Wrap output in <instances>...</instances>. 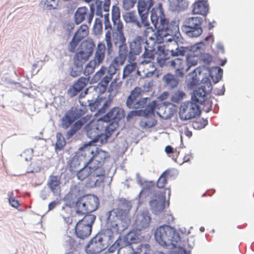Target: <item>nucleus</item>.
<instances>
[{"label":"nucleus","instance_id":"35","mask_svg":"<svg viewBox=\"0 0 254 254\" xmlns=\"http://www.w3.org/2000/svg\"><path fill=\"white\" fill-rule=\"evenodd\" d=\"M109 14L105 15V27L106 29H109L105 34V41L106 42L108 51L110 52L112 49V33L111 32V26L109 24Z\"/></svg>","mask_w":254,"mask_h":254},{"label":"nucleus","instance_id":"29","mask_svg":"<svg viewBox=\"0 0 254 254\" xmlns=\"http://www.w3.org/2000/svg\"><path fill=\"white\" fill-rule=\"evenodd\" d=\"M106 56V47L104 44L99 43L96 49L93 59L91 60L99 66L103 63Z\"/></svg>","mask_w":254,"mask_h":254},{"label":"nucleus","instance_id":"16","mask_svg":"<svg viewBox=\"0 0 254 254\" xmlns=\"http://www.w3.org/2000/svg\"><path fill=\"white\" fill-rule=\"evenodd\" d=\"M205 48L203 42H199L189 48L190 53L186 58V71H188L192 66H195L199 60V56L202 54Z\"/></svg>","mask_w":254,"mask_h":254},{"label":"nucleus","instance_id":"57","mask_svg":"<svg viewBox=\"0 0 254 254\" xmlns=\"http://www.w3.org/2000/svg\"><path fill=\"white\" fill-rule=\"evenodd\" d=\"M91 117L86 116L77 121L72 126L75 129L78 131L87 121L90 120Z\"/></svg>","mask_w":254,"mask_h":254},{"label":"nucleus","instance_id":"21","mask_svg":"<svg viewBox=\"0 0 254 254\" xmlns=\"http://www.w3.org/2000/svg\"><path fill=\"white\" fill-rule=\"evenodd\" d=\"M88 106L91 111H94L98 109L99 114H103L110 107L111 104V100L105 98L98 97L94 102H91L88 100Z\"/></svg>","mask_w":254,"mask_h":254},{"label":"nucleus","instance_id":"52","mask_svg":"<svg viewBox=\"0 0 254 254\" xmlns=\"http://www.w3.org/2000/svg\"><path fill=\"white\" fill-rule=\"evenodd\" d=\"M91 56V55L88 53V52L81 49V50L76 54L75 59L82 63L87 60Z\"/></svg>","mask_w":254,"mask_h":254},{"label":"nucleus","instance_id":"33","mask_svg":"<svg viewBox=\"0 0 254 254\" xmlns=\"http://www.w3.org/2000/svg\"><path fill=\"white\" fill-rule=\"evenodd\" d=\"M162 80L165 86L170 89H173L177 87L179 82V80L175 75L170 73L164 75Z\"/></svg>","mask_w":254,"mask_h":254},{"label":"nucleus","instance_id":"34","mask_svg":"<svg viewBox=\"0 0 254 254\" xmlns=\"http://www.w3.org/2000/svg\"><path fill=\"white\" fill-rule=\"evenodd\" d=\"M137 182L142 187V190L139 193V196L148 195L149 193L153 190L154 188V183L151 181H144L142 182L140 178H138Z\"/></svg>","mask_w":254,"mask_h":254},{"label":"nucleus","instance_id":"24","mask_svg":"<svg viewBox=\"0 0 254 254\" xmlns=\"http://www.w3.org/2000/svg\"><path fill=\"white\" fill-rule=\"evenodd\" d=\"M120 43L121 44L119 46L118 56L115 58L112 62L114 64L118 66L123 65L127 58L129 62L130 54L126 42H121L120 41Z\"/></svg>","mask_w":254,"mask_h":254},{"label":"nucleus","instance_id":"32","mask_svg":"<svg viewBox=\"0 0 254 254\" xmlns=\"http://www.w3.org/2000/svg\"><path fill=\"white\" fill-rule=\"evenodd\" d=\"M114 25L116 26L117 29L118 31V33H116L117 38L114 37L113 39V42L115 45H116L118 43V40H119L121 42H125L126 41V39L124 36V35L123 32V25L122 22L120 20V19H118L117 20L113 21ZM113 37H115V34H113Z\"/></svg>","mask_w":254,"mask_h":254},{"label":"nucleus","instance_id":"63","mask_svg":"<svg viewBox=\"0 0 254 254\" xmlns=\"http://www.w3.org/2000/svg\"><path fill=\"white\" fill-rule=\"evenodd\" d=\"M123 7L126 10L132 8L136 2V0H123Z\"/></svg>","mask_w":254,"mask_h":254},{"label":"nucleus","instance_id":"7","mask_svg":"<svg viewBox=\"0 0 254 254\" xmlns=\"http://www.w3.org/2000/svg\"><path fill=\"white\" fill-rule=\"evenodd\" d=\"M150 18L152 23L157 29L154 35L158 34L159 36H164L166 33L165 30L170 27V23H169L166 19L162 4L160 3L158 4L157 7L152 9L151 11Z\"/></svg>","mask_w":254,"mask_h":254},{"label":"nucleus","instance_id":"54","mask_svg":"<svg viewBox=\"0 0 254 254\" xmlns=\"http://www.w3.org/2000/svg\"><path fill=\"white\" fill-rule=\"evenodd\" d=\"M169 174V171H165L158 180L157 186L159 188H163L166 183L167 179Z\"/></svg>","mask_w":254,"mask_h":254},{"label":"nucleus","instance_id":"12","mask_svg":"<svg viewBox=\"0 0 254 254\" xmlns=\"http://www.w3.org/2000/svg\"><path fill=\"white\" fill-rule=\"evenodd\" d=\"M96 216L93 214L86 215L82 219L79 220L75 226V233L77 237L84 239L90 235L92 225Z\"/></svg>","mask_w":254,"mask_h":254},{"label":"nucleus","instance_id":"28","mask_svg":"<svg viewBox=\"0 0 254 254\" xmlns=\"http://www.w3.org/2000/svg\"><path fill=\"white\" fill-rule=\"evenodd\" d=\"M125 116L124 110L119 107L112 109L105 116L101 118L104 121H111L112 120H120Z\"/></svg>","mask_w":254,"mask_h":254},{"label":"nucleus","instance_id":"37","mask_svg":"<svg viewBox=\"0 0 254 254\" xmlns=\"http://www.w3.org/2000/svg\"><path fill=\"white\" fill-rule=\"evenodd\" d=\"M91 166H90L89 163L87 162L86 165L81 169H80L77 173V178L80 180H83L87 179L86 183L90 180V176L91 175Z\"/></svg>","mask_w":254,"mask_h":254},{"label":"nucleus","instance_id":"60","mask_svg":"<svg viewBox=\"0 0 254 254\" xmlns=\"http://www.w3.org/2000/svg\"><path fill=\"white\" fill-rule=\"evenodd\" d=\"M32 155L33 150L32 149H27L20 154V156L24 158L26 161L30 160Z\"/></svg>","mask_w":254,"mask_h":254},{"label":"nucleus","instance_id":"58","mask_svg":"<svg viewBox=\"0 0 254 254\" xmlns=\"http://www.w3.org/2000/svg\"><path fill=\"white\" fill-rule=\"evenodd\" d=\"M102 30V24L101 20L99 19H96L94 27L93 32L95 35H98L101 33Z\"/></svg>","mask_w":254,"mask_h":254},{"label":"nucleus","instance_id":"15","mask_svg":"<svg viewBox=\"0 0 254 254\" xmlns=\"http://www.w3.org/2000/svg\"><path fill=\"white\" fill-rule=\"evenodd\" d=\"M167 193L168 199L170 195V190L168 189L165 190V192H158L155 193L151 197L149 201V207L152 212L155 214H159L161 213L165 207L166 196Z\"/></svg>","mask_w":254,"mask_h":254},{"label":"nucleus","instance_id":"4","mask_svg":"<svg viewBox=\"0 0 254 254\" xmlns=\"http://www.w3.org/2000/svg\"><path fill=\"white\" fill-rule=\"evenodd\" d=\"M113 242L112 231L105 230L95 236L86 246L88 254H97L108 248Z\"/></svg>","mask_w":254,"mask_h":254},{"label":"nucleus","instance_id":"1","mask_svg":"<svg viewBox=\"0 0 254 254\" xmlns=\"http://www.w3.org/2000/svg\"><path fill=\"white\" fill-rule=\"evenodd\" d=\"M165 31L166 33L164 36H159L155 34L154 38L156 42L164 44L165 50L170 52L172 56H184L189 51V47L181 46L179 43L182 37L177 21H171L170 27Z\"/></svg>","mask_w":254,"mask_h":254},{"label":"nucleus","instance_id":"46","mask_svg":"<svg viewBox=\"0 0 254 254\" xmlns=\"http://www.w3.org/2000/svg\"><path fill=\"white\" fill-rule=\"evenodd\" d=\"M82 107H76L74 108H72L70 111H69V112L73 116H74V118L76 119V118H80L82 115L85 114L86 109L85 106L86 105H83V104H81Z\"/></svg>","mask_w":254,"mask_h":254},{"label":"nucleus","instance_id":"51","mask_svg":"<svg viewBox=\"0 0 254 254\" xmlns=\"http://www.w3.org/2000/svg\"><path fill=\"white\" fill-rule=\"evenodd\" d=\"M99 66L96 64H95L92 60L90 61V62L86 65L84 69V74L86 75H89L92 73H93L95 70V69L96 67Z\"/></svg>","mask_w":254,"mask_h":254},{"label":"nucleus","instance_id":"62","mask_svg":"<svg viewBox=\"0 0 254 254\" xmlns=\"http://www.w3.org/2000/svg\"><path fill=\"white\" fill-rule=\"evenodd\" d=\"M118 254H134L132 247H126L124 248L119 249Z\"/></svg>","mask_w":254,"mask_h":254},{"label":"nucleus","instance_id":"61","mask_svg":"<svg viewBox=\"0 0 254 254\" xmlns=\"http://www.w3.org/2000/svg\"><path fill=\"white\" fill-rule=\"evenodd\" d=\"M144 50L145 52L142 55L143 58L146 59L145 60L151 61L154 59V52L151 50L147 49L146 47Z\"/></svg>","mask_w":254,"mask_h":254},{"label":"nucleus","instance_id":"5","mask_svg":"<svg viewBox=\"0 0 254 254\" xmlns=\"http://www.w3.org/2000/svg\"><path fill=\"white\" fill-rule=\"evenodd\" d=\"M117 211H110L107 213V225L113 233H121L126 230L130 223V216H126V215H120L116 213Z\"/></svg>","mask_w":254,"mask_h":254},{"label":"nucleus","instance_id":"23","mask_svg":"<svg viewBox=\"0 0 254 254\" xmlns=\"http://www.w3.org/2000/svg\"><path fill=\"white\" fill-rule=\"evenodd\" d=\"M151 221L149 213L146 211H143L136 214L134 219V225L138 230L145 229L149 227Z\"/></svg>","mask_w":254,"mask_h":254},{"label":"nucleus","instance_id":"43","mask_svg":"<svg viewBox=\"0 0 254 254\" xmlns=\"http://www.w3.org/2000/svg\"><path fill=\"white\" fill-rule=\"evenodd\" d=\"M121 84V82L119 81L118 78L117 77L114 78L111 83L108 89V91L111 93V95L115 96L117 93Z\"/></svg>","mask_w":254,"mask_h":254},{"label":"nucleus","instance_id":"19","mask_svg":"<svg viewBox=\"0 0 254 254\" xmlns=\"http://www.w3.org/2000/svg\"><path fill=\"white\" fill-rule=\"evenodd\" d=\"M147 44L146 40L141 36H137L130 43L129 62H134L136 56L139 55L142 51L146 48Z\"/></svg>","mask_w":254,"mask_h":254},{"label":"nucleus","instance_id":"31","mask_svg":"<svg viewBox=\"0 0 254 254\" xmlns=\"http://www.w3.org/2000/svg\"><path fill=\"white\" fill-rule=\"evenodd\" d=\"M124 20L127 23H132L134 24L138 28L140 29L144 33V28L142 24V21L140 22L137 18L136 15L134 12H130L125 14L123 15Z\"/></svg>","mask_w":254,"mask_h":254},{"label":"nucleus","instance_id":"27","mask_svg":"<svg viewBox=\"0 0 254 254\" xmlns=\"http://www.w3.org/2000/svg\"><path fill=\"white\" fill-rule=\"evenodd\" d=\"M47 186L54 195H60L61 191V181L58 177L50 176L47 182Z\"/></svg>","mask_w":254,"mask_h":254},{"label":"nucleus","instance_id":"42","mask_svg":"<svg viewBox=\"0 0 254 254\" xmlns=\"http://www.w3.org/2000/svg\"><path fill=\"white\" fill-rule=\"evenodd\" d=\"M88 34V27L86 25L83 24L80 26L76 33H75L74 37L75 38H77L78 40H81L84 37H85Z\"/></svg>","mask_w":254,"mask_h":254},{"label":"nucleus","instance_id":"38","mask_svg":"<svg viewBox=\"0 0 254 254\" xmlns=\"http://www.w3.org/2000/svg\"><path fill=\"white\" fill-rule=\"evenodd\" d=\"M65 240L66 241V245L69 247V250H70L66 254H79V246L75 242L74 240L69 236L66 237Z\"/></svg>","mask_w":254,"mask_h":254},{"label":"nucleus","instance_id":"13","mask_svg":"<svg viewBox=\"0 0 254 254\" xmlns=\"http://www.w3.org/2000/svg\"><path fill=\"white\" fill-rule=\"evenodd\" d=\"M118 67L113 63L109 67L101 66L100 69L94 75L93 80L96 82L100 81L102 85L106 87L116 74Z\"/></svg>","mask_w":254,"mask_h":254},{"label":"nucleus","instance_id":"17","mask_svg":"<svg viewBox=\"0 0 254 254\" xmlns=\"http://www.w3.org/2000/svg\"><path fill=\"white\" fill-rule=\"evenodd\" d=\"M198 106L192 102H185L181 104L179 110V116L183 121L194 118L200 114Z\"/></svg>","mask_w":254,"mask_h":254},{"label":"nucleus","instance_id":"47","mask_svg":"<svg viewBox=\"0 0 254 254\" xmlns=\"http://www.w3.org/2000/svg\"><path fill=\"white\" fill-rule=\"evenodd\" d=\"M88 82V79L87 78L81 77L75 83L72 87V89H70V90H74L76 92H79L85 87Z\"/></svg>","mask_w":254,"mask_h":254},{"label":"nucleus","instance_id":"56","mask_svg":"<svg viewBox=\"0 0 254 254\" xmlns=\"http://www.w3.org/2000/svg\"><path fill=\"white\" fill-rule=\"evenodd\" d=\"M158 106V105H157L155 101L151 102V103L147 106L146 109L145 110L144 113L147 116L153 114Z\"/></svg>","mask_w":254,"mask_h":254},{"label":"nucleus","instance_id":"26","mask_svg":"<svg viewBox=\"0 0 254 254\" xmlns=\"http://www.w3.org/2000/svg\"><path fill=\"white\" fill-rule=\"evenodd\" d=\"M131 208L130 202L127 200L126 199L121 198L119 200L118 203V207L112 209L111 211H117L116 213L120 215H125L126 216H130L129 211Z\"/></svg>","mask_w":254,"mask_h":254},{"label":"nucleus","instance_id":"48","mask_svg":"<svg viewBox=\"0 0 254 254\" xmlns=\"http://www.w3.org/2000/svg\"><path fill=\"white\" fill-rule=\"evenodd\" d=\"M126 247H131L128 241L126 239V236L123 237H120L113 245L112 247L110 248V250L113 247H119V249L124 248Z\"/></svg>","mask_w":254,"mask_h":254},{"label":"nucleus","instance_id":"40","mask_svg":"<svg viewBox=\"0 0 254 254\" xmlns=\"http://www.w3.org/2000/svg\"><path fill=\"white\" fill-rule=\"evenodd\" d=\"M95 47L93 40L92 39L88 38L82 42L81 49L92 55Z\"/></svg>","mask_w":254,"mask_h":254},{"label":"nucleus","instance_id":"41","mask_svg":"<svg viewBox=\"0 0 254 254\" xmlns=\"http://www.w3.org/2000/svg\"><path fill=\"white\" fill-rule=\"evenodd\" d=\"M110 121H106L104 120V134L108 135L107 138L110 136L113 131H114L118 126L116 122L109 124Z\"/></svg>","mask_w":254,"mask_h":254},{"label":"nucleus","instance_id":"49","mask_svg":"<svg viewBox=\"0 0 254 254\" xmlns=\"http://www.w3.org/2000/svg\"><path fill=\"white\" fill-rule=\"evenodd\" d=\"M130 64L127 65L124 68L123 70V78L127 77L131 73L136 70L137 68V65L135 63L133 62H129Z\"/></svg>","mask_w":254,"mask_h":254},{"label":"nucleus","instance_id":"14","mask_svg":"<svg viewBox=\"0 0 254 254\" xmlns=\"http://www.w3.org/2000/svg\"><path fill=\"white\" fill-rule=\"evenodd\" d=\"M91 166V176L90 180L86 184L88 187L93 188L101 185L106 177V171L102 167V165H93L89 163Z\"/></svg>","mask_w":254,"mask_h":254},{"label":"nucleus","instance_id":"18","mask_svg":"<svg viewBox=\"0 0 254 254\" xmlns=\"http://www.w3.org/2000/svg\"><path fill=\"white\" fill-rule=\"evenodd\" d=\"M142 91L139 87H136L131 91L127 100V107L129 108L138 109L146 106L148 101H150L149 98H143L138 100Z\"/></svg>","mask_w":254,"mask_h":254},{"label":"nucleus","instance_id":"55","mask_svg":"<svg viewBox=\"0 0 254 254\" xmlns=\"http://www.w3.org/2000/svg\"><path fill=\"white\" fill-rule=\"evenodd\" d=\"M56 137L57 140L56 143V147L59 150H61L65 144L64 137L63 136L62 133L59 132L57 133Z\"/></svg>","mask_w":254,"mask_h":254},{"label":"nucleus","instance_id":"59","mask_svg":"<svg viewBox=\"0 0 254 254\" xmlns=\"http://www.w3.org/2000/svg\"><path fill=\"white\" fill-rule=\"evenodd\" d=\"M126 237L129 244L135 243L136 241H137L138 239V236L135 234V233L134 231H131L129 233H128L126 236Z\"/></svg>","mask_w":254,"mask_h":254},{"label":"nucleus","instance_id":"39","mask_svg":"<svg viewBox=\"0 0 254 254\" xmlns=\"http://www.w3.org/2000/svg\"><path fill=\"white\" fill-rule=\"evenodd\" d=\"M75 120L74 116L68 111L61 119V126L64 128H67Z\"/></svg>","mask_w":254,"mask_h":254},{"label":"nucleus","instance_id":"30","mask_svg":"<svg viewBox=\"0 0 254 254\" xmlns=\"http://www.w3.org/2000/svg\"><path fill=\"white\" fill-rule=\"evenodd\" d=\"M208 11V4L206 0H198L193 4L194 14L206 15Z\"/></svg>","mask_w":254,"mask_h":254},{"label":"nucleus","instance_id":"64","mask_svg":"<svg viewBox=\"0 0 254 254\" xmlns=\"http://www.w3.org/2000/svg\"><path fill=\"white\" fill-rule=\"evenodd\" d=\"M80 41L78 40L77 38H75V37L73 36L71 41L69 43V50L71 52H74Z\"/></svg>","mask_w":254,"mask_h":254},{"label":"nucleus","instance_id":"53","mask_svg":"<svg viewBox=\"0 0 254 254\" xmlns=\"http://www.w3.org/2000/svg\"><path fill=\"white\" fill-rule=\"evenodd\" d=\"M186 98V94L182 91H177L173 93L171 100L175 103H179Z\"/></svg>","mask_w":254,"mask_h":254},{"label":"nucleus","instance_id":"10","mask_svg":"<svg viewBox=\"0 0 254 254\" xmlns=\"http://www.w3.org/2000/svg\"><path fill=\"white\" fill-rule=\"evenodd\" d=\"M153 4V0H139L137 3L138 12L142 21L144 30V36L150 37L149 34L153 33L154 31L150 26L148 20V12ZM150 38H151L150 37Z\"/></svg>","mask_w":254,"mask_h":254},{"label":"nucleus","instance_id":"20","mask_svg":"<svg viewBox=\"0 0 254 254\" xmlns=\"http://www.w3.org/2000/svg\"><path fill=\"white\" fill-rule=\"evenodd\" d=\"M94 5L92 4L90 5V11L85 7H79L74 14L75 23L78 24L87 19V22L91 23L94 16Z\"/></svg>","mask_w":254,"mask_h":254},{"label":"nucleus","instance_id":"44","mask_svg":"<svg viewBox=\"0 0 254 254\" xmlns=\"http://www.w3.org/2000/svg\"><path fill=\"white\" fill-rule=\"evenodd\" d=\"M210 74L213 82L216 83L222 77L223 70L220 67H215L212 69Z\"/></svg>","mask_w":254,"mask_h":254},{"label":"nucleus","instance_id":"6","mask_svg":"<svg viewBox=\"0 0 254 254\" xmlns=\"http://www.w3.org/2000/svg\"><path fill=\"white\" fill-rule=\"evenodd\" d=\"M103 123L101 118H94L85 126L87 135L93 142L103 143L107 141L108 135L104 134Z\"/></svg>","mask_w":254,"mask_h":254},{"label":"nucleus","instance_id":"36","mask_svg":"<svg viewBox=\"0 0 254 254\" xmlns=\"http://www.w3.org/2000/svg\"><path fill=\"white\" fill-rule=\"evenodd\" d=\"M170 9L173 11L180 12L184 10L188 6L185 0H169Z\"/></svg>","mask_w":254,"mask_h":254},{"label":"nucleus","instance_id":"9","mask_svg":"<svg viewBox=\"0 0 254 254\" xmlns=\"http://www.w3.org/2000/svg\"><path fill=\"white\" fill-rule=\"evenodd\" d=\"M99 205V200L94 195H87L79 198L76 203V213L84 215L96 210Z\"/></svg>","mask_w":254,"mask_h":254},{"label":"nucleus","instance_id":"45","mask_svg":"<svg viewBox=\"0 0 254 254\" xmlns=\"http://www.w3.org/2000/svg\"><path fill=\"white\" fill-rule=\"evenodd\" d=\"M170 109L169 108L164 105H161L158 108V111H157L156 113L161 118L168 119L171 116V114L169 112Z\"/></svg>","mask_w":254,"mask_h":254},{"label":"nucleus","instance_id":"8","mask_svg":"<svg viewBox=\"0 0 254 254\" xmlns=\"http://www.w3.org/2000/svg\"><path fill=\"white\" fill-rule=\"evenodd\" d=\"M81 155L85 158H89V163H93V165H102L104 160L108 156V153L94 145L85 144L80 148Z\"/></svg>","mask_w":254,"mask_h":254},{"label":"nucleus","instance_id":"22","mask_svg":"<svg viewBox=\"0 0 254 254\" xmlns=\"http://www.w3.org/2000/svg\"><path fill=\"white\" fill-rule=\"evenodd\" d=\"M156 69L153 62L150 60H144L139 64L137 72L143 77H150L154 74Z\"/></svg>","mask_w":254,"mask_h":254},{"label":"nucleus","instance_id":"11","mask_svg":"<svg viewBox=\"0 0 254 254\" xmlns=\"http://www.w3.org/2000/svg\"><path fill=\"white\" fill-rule=\"evenodd\" d=\"M202 19L200 17H189L184 21L182 30L190 37H197L202 33Z\"/></svg>","mask_w":254,"mask_h":254},{"label":"nucleus","instance_id":"3","mask_svg":"<svg viewBox=\"0 0 254 254\" xmlns=\"http://www.w3.org/2000/svg\"><path fill=\"white\" fill-rule=\"evenodd\" d=\"M154 235L155 241L159 245L169 249L177 248L181 241L180 236L176 229L167 225L157 227Z\"/></svg>","mask_w":254,"mask_h":254},{"label":"nucleus","instance_id":"2","mask_svg":"<svg viewBox=\"0 0 254 254\" xmlns=\"http://www.w3.org/2000/svg\"><path fill=\"white\" fill-rule=\"evenodd\" d=\"M190 76L191 77V79L189 81L190 86L201 84L200 87L194 91L191 98L193 101L202 104L204 101L206 94L212 90L209 79L202 73L200 67L195 69Z\"/></svg>","mask_w":254,"mask_h":254},{"label":"nucleus","instance_id":"50","mask_svg":"<svg viewBox=\"0 0 254 254\" xmlns=\"http://www.w3.org/2000/svg\"><path fill=\"white\" fill-rule=\"evenodd\" d=\"M41 3L44 4V8L48 9L57 8L58 5V0H42Z\"/></svg>","mask_w":254,"mask_h":254},{"label":"nucleus","instance_id":"25","mask_svg":"<svg viewBox=\"0 0 254 254\" xmlns=\"http://www.w3.org/2000/svg\"><path fill=\"white\" fill-rule=\"evenodd\" d=\"M167 64L175 69L176 76L182 77L184 76L186 68V63L180 58H176L174 60L169 61Z\"/></svg>","mask_w":254,"mask_h":254}]
</instances>
